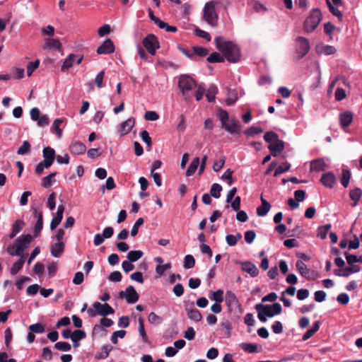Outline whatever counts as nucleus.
Returning a JSON list of instances; mask_svg holds the SVG:
<instances>
[{
  "instance_id": "f257e3e1",
  "label": "nucleus",
  "mask_w": 362,
  "mask_h": 362,
  "mask_svg": "<svg viewBox=\"0 0 362 362\" xmlns=\"http://www.w3.org/2000/svg\"><path fill=\"white\" fill-rule=\"evenodd\" d=\"M216 48L223 54L226 59L230 62H236L240 59V50L233 42L226 40L221 36L214 40Z\"/></svg>"
},
{
  "instance_id": "f03ea898",
  "label": "nucleus",
  "mask_w": 362,
  "mask_h": 362,
  "mask_svg": "<svg viewBox=\"0 0 362 362\" xmlns=\"http://www.w3.org/2000/svg\"><path fill=\"white\" fill-rule=\"evenodd\" d=\"M255 309L257 312L258 319L262 322H265L267 317H273L282 311L281 306L279 303H274L272 305L258 303L255 305Z\"/></svg>"
},
{
  "instance_id": "7ed1b4c3",
  "label": "nucleus",
  "mask_w": 362,
  "mask_h": 362,
  "mask_svg": "<svg viewBox=\"0 0 362 362\" xmlns=\"http://www.w3.org/2000/svg\"><path fill=\"white\" fill-rule=\"evenodd\" d=\"M220 4L219 1H211L206 3L203 8L204 19L212 26H215L217 23L218 14L215 8L216 6Z\"/></svg>"
},
{
  "instance_id": "20e7f679",
  "label": "nucleus",
  "mask_w": 362,
  "mask_h": 362,
  "mask_svg": "<svg viewBox=\"0 0 362 362\" xmlns=\"http://www.w3.org/2000/svg\"><path fill=\"white\" fill-rule=\"evenodd\" d=\"M322 20V14L320 10L314 9L303 23V29L306 33L313 32Z\"/></svg>"
},
{
  "instance_id": "39448f33",
  "label": "nucleus",
  "mask_w": 362,
  "mask_h": 362,
  "mask_svg": "<svg viewBox=\"0 0 362 362\" xmlns=\"http://www.w3.org/2000/svg\"><path fill=\"white\" fill-rule=\"evenodd\" d=\"M178 87L182 91L185 100H187L190 98V95L189 93L196 87V83L189 76L182 75L179 78Z\"/></svg>"
},
{
  "instance_id": "423d86ee",
  "label": "nucleus",
  "mask_w": 362,
  "mask_h": 362,
  "mask_svg": "<svg viewBox=\"0 0 362 362\" xmlns=\"http://www.w3.org/2000/svg\"><path fill=\"white\" fill-rule=\"evenodd\" d=\"M87 312L90 317H95L97 314L106 316L115 313L113 308L108 303L102 304L99 302H95L93 308H89Z\"/></svg>"
},
{
  "instance_id": "0eeeda50",
  "label": "nucleus",
  "mask_w": 362,
  "mask_h": 362,
  "mask_svg": "<svg viewBox=\"0 0 362 362\" xmlns=\"http://www.w3.org/2000/svg\"><path fill=\"white\" fill-rule=\"evenodd\" d=\"M143 45L148 52L153 55L157 49L159 48V42L157 37L154 35H148L143 40Z\"/></svg>"
},
{
  "instance_id": "6e6552de",
  "label": "nucleus",
  "mask_w": 362,
  "mask_h": 362,
  "mask_svg": "<svg viewBox=\"0 0 362 362\" xmlns=\"http://www.w3.org/2000/svg\"><path fill=\"white\" fill-rule=\"evenodd\" d=\"M310 42L303 37H298L296 40V49L300 57H304L310 50Z\"/></svg>"
},
{
  "instance_id": "1a4fd4ad",
  "label": "nucleus",
  "mask_w": 362,
  "mask_h": 362,
  "mask_svg": "<svg viewBox=\"0 0 362 362\" xmlns=\"http://www.w3.org/2000/svg\"><path fill=\"white\" fill-rule=\"evenodd\" d=\"M225 300L226 304L228 306V308L230 311L237 310L240 307L239 300L236 295L230 291H228L226 292Z\"/></svg>"
},
{
  "instance_id": "9d476101",
  "label": "nucleus",
  "mask_w": 362,
  "mask_h": 362,
  "mask_svg": "<svg viewBox=\"0 0 362 362\" xmlns=\"http://www.w3.org/2000/svg\"><path fill=\"white\" fill-rule=\"evenodd\" d=\"M296 269L300 275L308 279H314V272L308 268L306 264L302 260L296 262Z\"/></svg>"
},
{
  "instance_id": "9b49d317",
  "label": "nucleus",
  "mask_w": 362,
  "mask_h": 362,
  "mask_svg": "<svg viewBox=\"0 0 362 362\" xmlns=\"http://www.w3.org/2000/svg\"><path fill=\"white\" fill-rule=\"evenodd\" d=\"M115 50V46L110 39H107L97 49L98 54H107L112 53Z\"/></svg>"
},
{
  "instance_id": "f8f14e48",
  "label": "nucleus",
  "mask_w": 362,
  "mask_h": 362,
  "mask_svg": "<svg viewBox=\"0 0 362 362\" xmlns=\"http://www.w3.org/2000/svg\"><path fill=\"white\" fill-rule=\"evenodd\" d=\"M43 164L44 165L51 166L55 158V151L51 147H46L43 149Z\"/></svg>"
},
{
  "instance_id": "ddd939ff",
  "label": "nucleus",
  "mask_w": 362,
  "mask_h": 362,
  "mask_svg": "<svg viewBox=\"0 0 362 362\" xmlns=\"http://www.w3.org/2000/svg\"><path fill=\"white\" fill-rule=\"evenodd\" d=\"M64 211V206L63 204L59 205L57 208V211L54 216L53 217L51 223H50V229L53 230L55 229L61 223L63 218V214Z\"/></svg>"
},
{
  "instance_id": "4468645a",
  "label": "nucleus",
  "mask_w": 362,
  "mask_h": 362,
  "mask_svg": "<svg viewBox=\"0 0 362 362\" xmlns=\"http://www.w3.org/2000/svg\"><path fill=\"white\" fill-rule=\"evenodd\" d=\"M33 237L30 234L22 235L15 240L16 243L20 245L21 250L24 252L29 247L32 242Z\"/></svg>"
},
{
  "instance_id": "2eb2a0df",
  "label": "nucleus",
  "mask_w": 362,
  "mask_h": 362,
  "mask_svg": "<svg viewBox=\"0 0 362 362\" xmlns=\"http://www.w3.org/2000/svg\"><path fill=\"white\" fill-rule=\"evenodd\" d=\"M241 269L245 272L249 274L252 277H255L259 274L257 267L251 262H244L241 264Z\"/></svg>"
},
{
  "instance_id": "dca6fc26",
  "label": "nucleus",
  "mask_w": 362,
  "mask_h": 362,
  "mask_svg": "<svg viewBox=\"0 0 362 362\" xmlns=\"http://www.w3.org/2000/svg\"><path fill=\"white\" fill-rule=\"evenodd\" d=\"M124 296L128 303H134L139 300V295L132 286L126 288Z\"/></svg>"
},
{
  "instance_id": "f3484780",
  "label": "nucleus",
  "mask_w": 362,
  "mask_h": 362,
  "mask_svg": "<svg viewBox=\"0 0 362 362\" xmlns=\"http://www.w3.org/2000/svg\"><path fill=\"white\" fill-rule=\"evenodd\" d=\"M134 123L135 120L132 117H130L122 122L120 125V129H119V134L123 136L129 133L134 127Z\"/></svg>"
},
{
  "instance_id": "a211bd4d",
  "label": "nucleus",
  "mask_w": 362,
  "mask_h": 362,
  "mask_svg": "<svg viewBox=\"0 0 362 362\" xmlns=\"http://www.w3.org/2000/svg\"><path fill=\"white\" fill-rule=\"evenodd\" d=\"M33 214L37 218V221L34 227V235L37 237L43 227L42 213L41 211H38L37 209H33Z\"/></svg>"
},
{
  "instance_id": "6ab92c4d",
  "label": "nucleus",
  "mask_w": 362,
  "mask_h": 362,
  "mask_svg": "<svg viewBox=\"0 0 362 362\" xmlns=\"http://www.w3.org/2000/svg\"><path fill=\"white\" fill-rule=\"evenodd\" d=\"M6 252L11 255V256H19L21 257L22 256H24V258H26L27 254L23 253V252L21 250L20 245H18L16 241L14 243L9 245L6 248Z\"/></svg>"
},
{
  "instance_id": "aec40b11",
  "label": "nucleus",
  "mask_w": 362,
  "mask_h": 362,
  "mask_svg": "<svg viewBox=\"0 0 362 362\" xmlns=\"http://www.w3.org/2000/svg\"><path fill=\"white\" fill-rule=\"evenodd\" d=\"M320 181L326 187L332 188L335 184L336 177L332 173H327L322 175Z\"/></svg>"
},
{
  "instance_id": "412c9836",
  "label": "nucleus",
  "mask_w": 362,
  "mask_h": 362,
  "mask_svg": "<svg viewBox=\"0 0 362 362\" xmlns=\"http://www.w3.org/2000/svg\"><path fill=\"white\" fill-rule=\"evenodd\" d=\"M223 127L231 134H239L241 130L240 125L238 122L235 120H231L230 122H227Z\"/></svg>"
},
{
  "instance_id": "4be33fe9",
  "label": "nucleus",
  "mask_w": 362,
  "mask_h": 362,
  "mask_svg": "<svg viewBox=\"0 0 362 362\" xmlns=\"http://www.w3.org/2000/svg\"><path fill=\"white\" fill-rule=\"evenodd\" d=\"M268 148L272 152L273 156H276L278 153H280L284 150V142L279 139L274 143L269 144Z\"/></svg>"
},
{
  "instance_id": "5701e85b",
  "label": "nucleus",
  "mask_w": 362,
  "mask_h": 362,
  "mask_svg": "<svg viewBox=\"0 0 362 362\" xmlns=\"http://www.w3.org/2000/svg\"><path fill=\"white\" fill-rule=\"evenodd\" d=\"M262 205L257 208V214L259 216H265L271 209V204L261 197Z\"/></svg>"
},
{
  "instance_id": "b1692460",
  "label": "nucleus",
  "mask_w": 362,
  "mask_h": 362,
  "mask_svg": "<svg viewBox=\"0 0 362 362\" xmlns=\"http://www.w3.org/2000/svg\"><path fill=\"white\" fill-rule=\"evenodd\" d=\"M64 250V244L63 242H57L51 246V254L54 257L62 256Z\"/></svg>"
},
{
  "instance_id": "393cba45",
  "label": "nucleus",
  "mask_w": 362,
  "mask_h": 362,
  "mask_svg": "<svg viewBox=\"0 0 362 362\" xmlns=\"http://www.w3.org/2000/svg\"><path fill=\"white\" fill-rule=\"evenodd\" d=\"M86 150V146L79 141L74 142L70 146V151L71 153L75 155H81L83 154Z\"/></svg>"
},
{
  "instance_id": "a878e982",
  "label": "nucleus",
  "mask_w": 362,
  "mask_h": 362,
  "mask_svg": "<svg viewBox=\"0 0 362 362\" xmlns=\"http://www.w3.org/2000/svg\"><path fill=\"white\" fill-rule=\"evenodd\" d=\"M240 347L247 353H259L261 351V346L256 344L241 343Z\"/></svg>"
},
{
  "instance_id": "bb28decb",
  "label": "nucleus",
  "mask_w": 362,
  "mask_h": 362,
  "mask_svg": "<svg viewBox=\"0 0 362 362\" xmlns=\"http://www.w3.org/2000/svg\"><path fill=\"white\" fill-rule=\"evenodd\" d=\"M352 120L353 115L351 112H344L339 115L340 124L344 127L349 126Z\"/></svg>"
},
{
  "instance_id": "cd10ccee",
  "label": "nucleus",
  "mask_w": 362,
  "mask_h": 362,
  "mask_svg": "<svg viewBox=\"0 0 362 362\" xmlns=\"http://www.w3.org/2000/svg\"><path fill=\"white\" fill-rule=\"evenodd\" d=\"M325 162L322 158L314 160L310 163V170L313 171L320 172L325 170Z\"/></svg>"
},
{
  "instance_id": "c85d7f7f",
  "label": "nucleus",
  "mask_w": 362,
  "mask_h": 362,
  "mask_svg": "<svg viewBox=\"0 0 362 362\" xmlns=\"http://www.w3.org/2000/svg\"><path fill=\"white\" fill-rule=\"evenodd\" d=\"M185 310L188 317L191 320L196 322H200L202 320V315L197 309L186 308Z\"/></svg>"
},
{
  "instance_id": "c756f323",
  "label": "nucleus",
  "mask_w": 362,
  "mask_h": 362,
  "mask_svg": "<svg viewBox=\"0 0 362 362\" xmlns=\"http://www.w3.org/2000/svg\"><path fill=\"white\" fill-rule=\"evenodd\" d=\"M25 261V258H24V256L20 257L18 261L12 264L11 267L10 268V274L12 276L17 274V273L23 268Z\"/></svg>"
},
{
  "instance_id": "7c9ffc66",
  "label": "nucleus",
  "mask_w": 362,
  "mask_h": 362,
  "mask_svg": "<svg viewBox=\"0 0 362 362\" xmlns=\"http://www.w3.org/2000/svg\"><path fill=\"white\" fill-rule=\"evenodd\" d=\"M24 226L25 223L23 221H16L12 226V230L11 234L9 235V238L12 239L14 237H16V235L21 232Z\"/></svg>"
},
{
  "instance_id": "2f4dec72",
  "label": "nucleus",
  "mask_w": 362,
  "mask_h": 362,
  "mask_svg": "<svg viewBox=\"0 0 362 362\" xmlns=\"http://www.w3.org/2000/svg\"><path fill=\"white\" fill-rule=\"evenodd\" d=\"M76 57L77 56L74 54H69L63 62V64L61 67L62 71H65L69 68L72 67Z\"/></svg>"
},
{
  "instance_id": "473e14b6",
  "label": "nucleus",
  "mask_w": 362,
  "mask_h": 362,
  "mask_svg": "<svg viewBox=\"0 0 362 362\" xmlns=\"http://www.w3.org/2000/svg\"><path fill=\"white\" fill-rule=\"evenodd\" d=\"M200 160L199 158H195L192 160L191 163L187 168V170L186 171V175L187 177H190L194 174L196 170L198 168V166L199 165Z\"/></svg>"
},
{
  "instance_id": "72a5a7b5",
  "label": "nucleus",
  "mask_w": 362,
  "mask_h": 362,
  "mask_svg": "<svg viewBox=\"0 0 362 362\" xmlns=\"http://www.w3.org/2000/svg\"><path fill=\"white\" fill-rule=\"evenodd\" d=\"M362 195V190L360 188H355L350 191L349 197L354 201L353 206H356Z\"/></svg>"
},
{
  "instance_id": "f704fd0d",
  "label": "nucleus",
  "mask_w": 362,
  "mask_h": 362,
  "mask_svg": "<svg viewBox=\"0 0 362 362\" xmlns=\"http://www.w3.org/2000/svg\"><path fill=\"white\" fill-rule=\"evenodd\" d=\"M144 255L141 250H132L127 253V260L132 262H134L139 259Z\"/></svg>"
},
{
  "instance_id": "c9c22d12",
  "label": "nucleus",
  "mask_w": 362,
  "mask_h": 362,
  "mask_svg": "<svg viewBox=\"0 0 362 362\" xmlns=\"http://www.w3.org/2000/svg\"><path fill=\"white\" fill-rule=\"evenodd\" d=\"M320 328L319 322H315L313 327L309 329L302 337L303 341H306L310 339L313 334L318 331Z\"/></svg>"
},
{
  "instance_id": "e433bc0d",
  "label": "nucleus",
  "mask_w": 362,
  "mask_h": 362,
  "mask_svg": "<svg viewBox=\"0 0 362 362\" xmlns=\"http://www.w3.org/2000/svg\"><path fill=\"white\" fill-rule=\"evenodd\" d=\"M138 322H139L138 330H139V335L142 338L143 341L147 342L148 337L145 332L144 320L143 317H139Z\"/></svg>"
},
{
  "instance_id": "4c0bfd02",
  "label": "nucleus",
  "mask_w": 362,
  "mask_h": 362,
  "mask_svg": "<svg viewBox=\"0 0 362 362\" xmlns=\"http://www.w3.org/2000/svg\"><path fill=\"white\" fill-rule=\"evenodd\" d=\"M242 238V235L237 233L236 235H228L226 237V240L229 246H234L237 244L238 241Z\"/></svg>"
},
{
  "instance_id": "58836bf2",
  "label": "nucleus",
  "mask_w": 362,
  "mask_h": 362,
  "mask_svg": "<svg viewBox=\"0 0 362 362\" xmlns=\"http://www.w3.org/2000/svg\"><path fill=\"white\" fill-rule=\"evenodd\" d=\"M218 92V88L215 85H211L207 89L206 97L209 102H213L215 100V95Z\"/></svg>"
},
{
  "instance_id": "ea45409f",
  "label": "nucleus",
  "mask_w": 362,
  "mask_h": 362,
  "mask_svg": "<svg viewBox=\"0 0 362 362\" xmlns=\"http://www.w3.org/2000/svg\"><path fill=\"white\" fill-rule=\"evenodd\" d=\"M360 271V267L358 265H351L350 267H346L342 271V276L348 277L351 274L358 272Z\"/></svg>"
},
{
  "instance_id": "a19ab883",
  "label": "nucleus",
  "mask_w": 362,
  "mask_h": 362,
  "mask_svg": "<svg viewBox=\"0 0 362 362\" xmlns=\"http://www.w3.org/2000/svg\"><path fill=\"white\" fill-rule=\"evenodd\" d=\"M331 228V224H326L325 226H319L317 228V236L322 240H324L327 237V234Z\"/></svg>"
},
{
  "instance_id": "79ce46f5",
  "label": "nucleus",
  "mask_w": 362,
  "mask_h": 362,
  "mask_svg": "<svg viewBox=\"0 0 362 362\" xmlns=\"http://www.w3.org/2000/svg\"><path fill=\"white\" fill-rule=\"evenodd\" d=\"M238 100L237 93L235 90H229L227 93L226 103L227 105H230L235 103Z\"/></svg>"
},
{
  "instance_id": "37998d69",
  "label": "nucleus",
  "mask_w": 362,
  "mask_h": 362,
  "mask_svg": "<svg viewBox=\"0 0 362 362\" xmlns=\"http://www.w3.org/2000/svg\"><path fill=\"white\" fill-rule=\"evenodd\" d=\"M209 298L216 301V303H221L223 300V291L221 289L212 292L209 295Z\"/></svg>"
},
{
  "instance_id": "c03bdc74",
  "label": "nucleus",
  "mask_w": 362,
  "mask_h": 362,
  "mask_svg": "<svg viewBox=\"0 0 362 362\" xmlns=\"http://www.w3.org/2000/svg\"><path fill=\"white\" fill-rule=\"evenodd\" d=\"M46 45L49 48H54L56 49H60L62 45L59 40L54 38H47L46 40Z\"/></svg>"
},
{
  "instance_id": "a18cd8bd",
  "label": "nucleus",
  "mask_w": 362,
  "mask_h": 362,
  "mask_svg": "<svg viewBox=\"0 0 362 362\" xmlns=\"http://www.w3.org/2000/svg\"><path fill=\"white\" fill-rule=\"evenodd\" d=\"M221 190L222 187L219 184L214 183L211 187L210 194L213 197L218 199L221 197Z\"/></svg>"
},
{
  "instance_id": "49530a36",
  "label": "nucleus",
  "mask_w": 362,
  "mask_h": 362,
  "mask_svg": "<svg viewBox=\"0 0 362 362\" xmlns=\"http://www.w3.org/2000/svg\"><path fill=\"white\" fill-rule=\"evenodd\" d=\"M327 4L329 8L330 12L335 16H337L339 20L342 18V13L338 9V6H334L332 4L330 0H326Z\"/></svg>"
},
{
  "instance_id": "de8ad7c7",
  "label": "nucleus",
  "mask_w": 362,
  "mask_h": 362,
  "mask_svg": "<svg viewBox=\"0 0 362 362\" xmlns=\"http://www.w3.org/2000/svg\"><path fill=\"white\" fill-rule=\"evenodd\" d=\"M351 177V173L349 170H342V176L341 178V183L344 187H347L349 185V180Z\"/></svg>"
},
{
  "instance_id": "09e8293b",
  "label": "nucleus",
  "mask_w": 362,
  "mask_h": 362,
  "mask_svg": "<svg viewBox=\"0 0 362 362\" xmlns=\"http://www.w3.org/2000/svg\"><path fill=\"white\" fill-rule=\"evenodd\" d=\"M192 51L194 55H197L199 57H205L209 54V51L206 48L200 46H194L192 47Z\"/></svg>"
},
{
  "instance_id": "8fccbe9b",
  "label": "nucleus",
  "mask_w": 362,
  "mask_h": 362,
  "mask_svg": "<svg viewBox=\"0 0 362 362\" xmlns=\"http://www.w3.org/2000/svg\"><path fill=\"white\" fill-rule=\"evenodd\" d=\"M264 139L266 142L271 144L279 139V136L274 132H268L264 134Z\"/></svg>"
},
{
  "instance_id": "3c124183",
  "label": "nucleus",
  "mask_w": 362,
  "mask_h": 362,
  "mask_svg": "<svg viewBox=\"0 0 362 362\" xmlns=\"http://www.w3.org/2000/svg\"><path fill=\"white\" fill-rule=\"evenodd\" d=\"M56 173H52L42 179L41 185L44 187H49L52 184V179L55 177Z\"/></svg>"
},
{
  "instance_id": "603ef678",
  "label": "nucleus",
  "mask_w": 362,
  "mask_h": 362,
  "mask_svg": "<svg viewBox=\"0 0 362 362\" xmlns=\"http://www.w3.org/2000/svg\"><path fill=\"white\" fill-rule=\"evenodd\" d=\"M207 61L210 63L223 62L224 59L219 53L214 52L208 57Z\"/></svg>"
},
{
  "instance_id": "864d4df0",
  "label": "nucleus",
  "mask_w": 362,
  "mask_h": 362,
  "mask_svg": "<svg viewBox=\"0 0 362 362\" xmlns=\"http://www.w3.org/2000/svg\"><path fill=\"white\" fill-rule=\"evenodd\" d=\"M195 264V259L191 255H187L185 257L184 259V267L185 269H191L194 267Z\"/></svg>"
},
{
  "instance_id": "5fc2aeb1",
  "label": "nucleus",
  "mask_w": 362,
  "mask_h": 362,
  "mask_svg": "<svg viewBox=\"0 0 362 362\" xmlns=\"http://www.w3.org/2000/svg\"><path fill=\"white\" fill-rule=\"evenodd\" d=\"M86 337V333L84 331L81 329H76L73 332L72 341L77 342Z\"/></svg>"
},
{
  "instance_id": "6e6d98bb",
  "label": "nucleus",
  "mask_w": 362,
  "mask_h": 362,
  "mask_svg": "<svg viewBox=\"0 0 362 362\" xmlns=\"http://www.w3.org/2000/svg\"><path fill=\"white\" fill-rule=\"evenodd\" d=\"M28 329L31 332L37 334H41L45 332V327L41 323L31 325Z\"/></svg>"
},
{
  "instance_id": "4d7b16f0",
  "label": "nucleus",
  "mask_w": 362,
  "mask_h": 362,
  "mask_svg": "<svg viewBox=\"0 0 362 362\" xmlns=\"http://www.w3.org/2000/svg\"><path fill=\"white\" fill-rule=\"evenodd\" d=\"M291 165L286 162L282 164H281L275 170L274 172V176H277L280 174H282L286 171H288L290 169Z\"/></svg>"
},
{
  "instance_id": "13d9d810",
  "label": "nucleus",
  "mask_w": 362,
  "mask_h": 362,
  "mask_svg": "<svg viewBox=\"0 0 362 362\" xmlns=\"http://www.w3.org/2000/svg\"><path fill=\"white\" fill-rule=\"evenodd\" d=\"M218 117L220 119L223 127L227 123L228 120V114L226 110L219 108L218 112Z\"/></svg>"
},
{
  "instance_id": "bf43d9fd",
  "label": "nucleus",
  "mask_w": 362,
  "mask_h": 362,
  "mask_svg": "<svg viewBox=\"0 0 362 362\" xmlns=\"http://www.w3.org/2000/svg\"><path fill=\"white\" fill-rule=\"evenodd\" d=\"M40 60L37 59L35 62H29L27 66V74L30 76L33 71L39 66Z\"/></svg>"
},
{
  "instance_id": "052dcab7",
  "label": "nucleus",
  "mask_w": 362,
  "mask_h": 362,
  "mask_svg": "<svg viewBox=\"0 0 362 362\" xmlns=\"http://www.w3.org/2000/svg\"><path fill=\"white\" fill-rule=\"evenodd\" d=\"M30 150V145L28 141H24L21 147L18 149L17 153L19 155H25Z\"/></svg>"
},
{
  "instance_id": "680f3d73",
  "label": "nucleus",
  "mask_w": 362,
  "mask_h": 362,
  "mask_svg": "<svg viewBox=\"0 0 362 362\" xmlns=\"http://www.w3.org/2000/svg\"><path fill=\"white\" fill-rule=\"evenodd\" d=\"M54 347L59 351H69L71 350V345L68 342L59 341L54 345Z\"/></svg>"
},
{
  "instance_id": "e2e57ef3",
  "label": "nucleus",
  "mask_w": 362,
  "mask_h": 362,
  "mask_svg": "<svg viewBox=\"0 0 362 362\" xmlns=\"http://www.w3.org/2000/svg\"><path fill=\"white\" fill-rule=\"evenodd\" d=\"M148 320L151 324L158 325L161 322L162 318L157 315L155 313L151 312L148 315Z\"/></svg>"
},
{
  "instance_id": "0e129e2a",
  "label": "nucleus",
  "mask_w": 362,
  "mask_h": 362,
  "mask_svg": "<svg viewBox=\"0 0 362 362\" xmlns=\"http://www.w3.org/2000/svg\"><path fill=\"white\" fill-rule=\"evenodd\" d=\"M126 334V332L124 330H118L114 332L112 337L111 341L113 344H117V338L123 339Z\"/></svg>"
},
{
  "instance_id": "69168bd1",
  "label": "nucleus",
  "mask_w": 362,
  "mask_h": 362,
  "mask_svg": "<svg viewBox=\"0 0 362 362\" xmlns=\"http://www.w3.org/2000/svg\"><path fill=\"white\" fill-rule=\"evenodd\" d=\"M262 132H263V129L258 127H251L245 132V134L250 136H255Z\"/></svg>"
},
{
  "instance_id": "338daca9",
  "label": "nucleus",
  "mask_w": 362,
  "mask_h": 362,
  "mask_svg": "<svg viewBox=\"0 0 362 362\" xmlns=\"http://www.w3.org/2000/svg\"><path fill=\"white\" fill-rule=\"evenodd\" d=\"M104 76H105L104 71H100L95 76V82L98 88H101L103 87V82Z\"/></svg>"
},
{
  "instance_id": "774afa93",
  "label": "nucleus",
  "mask_w": 362,
  "mask_h": 362,
  "mask_svg": "<svg viewBox=\"0 0 362 362\" xmlns=\"http://www.w3.org/2000/svg\"><path fill=\"white\" fill-rule=\"evenodd\" d=\"M140 136L141 137L142 141L146 144V145L150 148L152 144L151 138L149 136L148 132L146 130H144L141 132Z\"/></svg>"
}]
</instances>
